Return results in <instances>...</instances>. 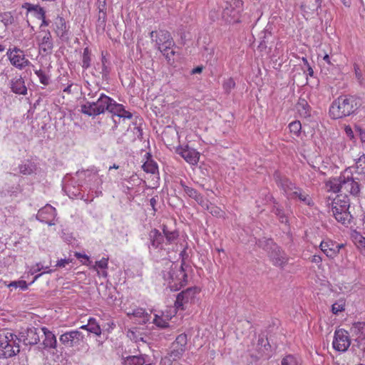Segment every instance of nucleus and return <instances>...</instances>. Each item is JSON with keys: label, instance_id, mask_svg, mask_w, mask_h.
<instances>
[{"label": "nucleus", "instance_id": "nucleus-59", "mask_svg": "<svg viewBox=\"0 0 365 365\" xmlns=\"http://www.w3.org/2000/svg\"><path fill=\"white\" fill-rule=\"evenodd\" d=\"M202 67L197 66L192 70L191 73L192 74L200 73L202 72Z\"/></svg>", "mask_w": 365, "mask_h": 365}, {"label": "nucleus", "instance_id": "nucleus-18", "mask_svg": "<svg viewBox=\"0 0 365 365\" xmlns=\"http://www.w3.org/2000/svg\"><path fill=\"white\" fill-rule=\"evenodd\" d=\"M350 331L352 336L356 337L357 346L365 352V322L354 323Z\"/></svg>", "mask_w": 365, "mask_h": 365}, {"label": "nucleus", "instance_id": "nucleus-44", "mask_svg": "<svg viewBox=\"0 0 365 365\" xmlns=\"http://www.w3.org/2000/svg\"><path fill=\"white\" fill-rule=\"evenodd\" d=\"M289 128L291 133L298 135L302 129L301 123L298 120L293 121L289 123Z\"/></svg>", "mask_w": 365, "mask_h": 365}, {"label": "nucleus", "instance_id": "nucleus-25", "mask_svg": "<svg viewBox=\"0 0 365 365\" xmlns=\"http://www.w3.org/2000/svg\"><path fill=\"white\" fill-rule=\"evenodd\" d=\"M180 185L188 197L194 199L202 207H205L206 200L204 199L203 196L197 190L187 186L182 181L180 182Z\"/></svg>", "mask_w": 365, "mask_h": 365}, {"label": "nucleus", "instance_id": "nucleus-4", "mask_svg": "<svg viewBox=\"0 0 365 365\" xmlns=\"http://www.w3.org/2000/svg\"><path fill=\"white\" fill-rule=\"evenodd\" d=\"M150 37L156 43L158 50L163 53V56L170 61L175 55V51L172 49L175 42L170 32L166 30L153 31L150 33Z\"/></svg>", "mask_w": 365, "mask_h": 365}, {"label": "nucleus", "instance_id": "nucleus-22", "mask_svg": "<svg viewBox=\"0 0 365 365\" xmlns=\"http://www.w3.org/2000/svg\"><path fill=\"white\" fill-rule=\"evenodd\" d=\"M54 31L62 41H68V28L63 17L58 16L54 22Z\"/></svg>", "mask_w": 365, "mask_h": 365}, {"label": "nucleus", "instance_id": "nucleus-2", "mask_svg": "<svg viewBox=\"0 0 365 365\" xmlns=\"http://www.w3.org/2000/svg\"><path fill=\"white\" fill-rule=\"evenodd\" d=\"M327 187L334 192H341L343 195L350 193L352 195H357L360 191L359 185L352 178L340 175L337 178H331L327 182Z\"/></svg>", "mask_w": 365, "mask_h": 365}, {"label": "nucleus", "instance_id": "nucleus-60", "mask_svg": "<svg viewBox=\"0 0 365 365\" xmlns=\"http://www.w3.org/2000/svg\"><path fill=\"white\" fill-rule=\"evenodd\" d=\"M156 203H157V199L155 197H153L150 200V204L152 206L153 210H155V206Z\"/></svg>", "mask_w": 365, "mask_h": 365}, {"label": "nucleus", "instance_id": "nucleus-17", "mask_svg": "<svg viewBox=\"0 0 365 365\" xmlns=\"http://www.w3.org/2000/svg\"><path fill=\"white\" fill-rule=\"evenodd\" d=\"M56 216V210L51 205L47 204L46 206L40 209L36 215V219L41 222L48 224L49 226L55 225V217Z\"/></svg>", "mask_w": 365, "mask_h": 365}, {"label": "nucleus", "instance_id": "nucleus-36", "mask_svg": "<svg viewBox=\"0 0 365 365\" xmlns=\"http://www.w3.org/2000/svg\"><path fill=\"white\" fill-rule=\"evenodd\" d=\"M170 319L169 317L167 316H159L158 314L155 315V318L153 319V323L158 327L160 328H166L168 327V320Z\"/></svg>", "mask_w": 365, "mask_h": 365}, {"label": "nucleus", "instance_id": "nucleus-16", "mask_svg": "<svg viewBox=\"0 0 365 365\" xmlns=\"http://www.w3.org/2000/svg\"><path fill=\"white\" fill-rule=\"evenodd\" d=\"M187 343V335L181 334L177 336L175 341L172 344L171 351L170 353V357L173 360L180 359L186 350Z\"/></svg>", "mask_w": 365, "mask_h": 365}, {"label": "nucleus", "instance_id": "nucleus-43", "mask_svg": "<svg viewBox=\"0 0 365 365\" xmlns=\"http://www.w3.org/2000/svg\"><path fill=\"white\" fill-rule=\"evenodd\" d=\"M97 70L99 71L100 74L101 75V77L103 79H107L109 73H110V68L108 66L107 64L101 63L98 64V68Z\"/></svg>", "mask_w": 365, "mask_h": 365}, {"label": "nucleus", "instance_id": "nucleus-19", "mask_svg": "<svg viewBox=\"0 0 365 365\" xmlns=\"http://www.w3.org/2000/svg\"><path fill=\"white\" fill-rule=\"evenodd\" d=\"M176 153L190 165H196L199 161L200 153L188 145L177 148Z\"/></svg>", "mask_w": 365, "mask_h": 365}, {"label": "nucleus", "instance_id": "nucleus-35", "mask_svg": "<svg viewBox=\"0 0 365 365\" xmlns=\"http://www.w3.org/2000/svg\"><path fill=\"white\" fill-rule=\"evenodd\" d=\"M88 331L97 336L101 334V327L94 318H90L88 319Z\"/></svg>", "mask_w": 365, "mask_h": 365}, {"label": "nucleus", "instance_id": "nucleus-40", "mask_svg": "<svg viewBox=\"0 0 365 365\" xmlns=\"http://www.w3.org/2000/svg\"><path fill=\"white\" fill-rule=\"evenodd\" d=\"M34 9L37 12V18L42 20L40 28L48 26L49 21L46 19L45 11L41 7H36L34 8Z\"/></svg>", "mask_w": 365, "mask_h": 365}, {"label": "nucleus", "instance_id": "nucleus-63", "mask_svg": "<svg viewBox=\"0 0 365 365\" xmlns=\"http://www.w3.org/2000/svg\"><path fill=\"white\" fill-rule=\"evenodd\" d=\"M323 60H324V61H326V63H328V64H329V65L332 64V63H331V61H330V57H329V56L328 54H327V53L324 56V57H323Z\"/></svg>", "mask_w": 365, "mask_h": 365}, {"label": "nucleus", "instance_id": "nucleus-62", "mask_svg": "<svg viewBox=\"0 0 365 365\" xmlns=\"http://www.w3.org/2000/svg\"><path fill=\"white\" fill-rule=\"evenodd\" d=\"M307 68V71H308V73L310 76H313L314 75V71L310 65H308L305 67Z\"/></svg>", "mask_w": 365, "mask_h": 365}, {"label": "nucleus", "instance_id": "nucleus-49", "mask_svg": "<svg viewBox=\"0 0 365 365\" xmlns=\"http://www.w3.org/2000/svg\"><path fill=\"white\" fill-rule=\"evenodd\" d=\"M344 309V304L342 302H336L332 305L331 311L334 314H337L339 312Z\"/></svg>", "mask_w": 365, "mask_h": 365}, {"label": "nucleus", "instance_id": "nucleus-56", "mask_svg": "<svg viewBox=\"0 0 365 365\" xmlns=\"http://www.w3.org/2000/svg\"><path fill=\"white\" fill-rule=\"evenodd\" d=\"M322 261V259L319 255H315L312 256V262H314L317 264H321Z\"/></svg>", "mask_w": 365, "mask_h": 365}, {"label": "nucleus", "instance_id": "nucleus-33", "mask_svg": "<svg viewBox=\"0 0 365 365\" xmlns=\"http://www.w3.org/2000/svg\"><path fill=\"white\" fill-rule=\"evenodd\" d=\"M145 361L141 356H129L123 359V365H143Z\"/></svg>", "mask_w": 365, "mask_h": 365}, {"label": "nucleus", "instance_id": "nucleus-7", "mask_svg": "<svg viewBox=\"0 0 365 365\" xmlns=\"http://www.w3.org/2000/svg\"><path fill=\"white\" fill-rule=\"evenodd\" d=\"M19 339L16 335L10 331L0 333V358H11L20 351Z\"/></svg>", "mask_w": 365, "mask_h": 365}, {"label": "nucleus", "instance_id": "nucleus-34", "mask_svg": "<svg viewBox=\"0 0 365 365\" xmlns=\"http://www.w3.org/2000/svg\"><path fill=\"white\" fill-rule=\"evenodd\" d=\"M204 209L207 210L212 216L217 217H222L224 216V211L222 210L219 207L215 205L209 203L207 200H206V204L205 205Z\"/></svg>", "mask_w": 365, "mask_h": 365}, {"label": "nucleus", "instance_id": "nucleus-47", "mask_svg": "<svg viewBox=\"0 0 365 365\" xmlns=\"http://www.w3.org/2000/svg\"><path fill=\"white\" fill-rule=\"evenodd\" d=\"M108 258H102L99 261L96 262V264L93 266V269L97 270L98 268L106 269L108 267Z\"/></svg>", "mask_w": 365, "mask_h": 365}, {"label": "nucleus", "instance_id": "nucleus-45", "mask_svg": "<svg viewBox=\"0 0 365 365\" xmlns=\"http://www.w3.org/2000/svg\"><path fill=\"white\" fill-rule=\"evenodd\" d=\"M223 88L226 93H229L235 86V82L233 78H229L223 83Z\"/></svg>", "mask_w": 365, "mask_h": 365}, {"label": "nucleus", "instance_id": "nucleus-10", "mask_svg": "<svg viewBox=\"0 0 365 365\" xmlns=\"http://www.w3.org/2000/svg\"><path fill=\"white\" fill-rule=\"evenodd\" d=\"M266 242L268 246H270L271 251L269 252V255L273 264L276 266L284 267L288 260L286 254L277 245L274 244L272 240L269 239Z\"/></svg>", "mask_w": 365, "mask_h": 365}, {"label": "nucleus", "instance_id": "nucleus-3", "mask_svg": "<svg viewBox=\"0 0 365 365\" xmlns=\"http://www.w3.org/2000/svg\"><path fill=\"white\" fill-rule=\"evenodd\" d=\"M350 207L349 199L347 195L342 194L336 196L331 202V211L338 222L348 226L352 220V215L349 211Z\"/></svg>", "mask_w": 365, "mask_h": 365}, {"label": "nucleus", "instance_id": "nucleus-55", "mask_svg": "<svg viewBox=\"0 0 365 365\" xmlns=\"http://www.w3.org/2000/svg\"><path fill=\"white\" fill-rule=\"evenodd\" d=\"M344 130L347 136H349L351 139L354 138V133L350 126H346Z\"/></svg>", "mask_w": 365, "mask_h": 365}, {"label": "nucleus", "instance_id": "nucleus-11", "mask_svg": "<svg viewBox=\"0 0 365 365\" xmlns=\"http://www.w3.org/2000/svg\"><path fill=\"white\" fill-rule=\"evenodd\" d=\"M84 339V335L78 330L66 331L59 337L60 342L66 347L71 348L79 345Z\"/></svg>", "mask_w": 365, "mask_h": 365}, {"label": "nucleus", "instance_id": "nucleus-48", "mask_svg": "<svg viewBox=\"0 0 365 365\" xmlns=\"http://www.w3.org/2000/svg\"><path fill=\"white\" fill-rule=\"evenodd\" d=\"M138 329L137 328H133L130 329H128L127 336L131 339L135 341H138L139 339H142V338H139L138 336Z\"/></svg>", "mask_w": 365, "mask_h": 365}, {"label": "nucleus", "instance_id": "nucleus-1", "mask_svg": "<svg viewBox=\"0 0 365 365\" xmlns=\"http://www.w3.org/2000/svg\"><path fill=\"white\" fill-rule=\"evenodd\" d=\"M360 106V100L357 97L341 96L332 102L329 115L332 119L343 118L354 114Z\"/></svg>", "mask_w": 365, "mask_h": 365}, {"label": "nucleus", "instance_id": "nucleus-8", "mask_svg": "<svg viewBox=\"0 0 365 365\" xmlns=\"http://www.w3.org/2000/svg\"><path fill=\"white\" fill-rule=\"evenodd\" d=\"M243 2L241 0H230L226 2V6L222 11V17L229 23L238 22Z\"/></svg>", "mask_w": 365, "mask_h": 365}, {"label": "nucleus", "instance_id": "nucleus-42", "mask_svg": "<svg viewBox=\"0 0 365 365\" xmlns=\"http://www.w3.org/2000/svg\"><path fill=\"white\" fill-rule=\"evenodd\" d=\"M272 212L279 217L282 222H287V219L284 213L283 209H282L278 205H274Z\"/></svg>", "mask_w": 365, "mask_h": 365}, {"label": "nucleus", "instance_id": "nucleus-30", "mask_svg": "<svg viewBox=\"0 0 365 365\" xmlns=\"http://www.w3.org/2000/svg\"><path fill=\"white\" fill-rule=\"evenodd\" d=\"M162 231L165 240V245L174 243L178 238V232L176 230H170L165 225H162Z\"/></svg>", "mask_w": 365, "mask_h": 365}, {"label": "nucleus", "instance_id": "nucleus-41", "mask_svg": "<svg viewBox=\"0 0 365 365\" xmlns=\"http://www.w3.org/2000/svg\"><path fill=\"white\" fill-rule=\"evenodd\" d=\"M281 365H301V364L295 356L289 354L282 359Z\"/></svg>", "mask_w": 365, "mask_h": 365}, {"label": "nucleus", "instance_id": "nucleus-29", "mask_svg": "<svg viewBox=\"0 0 365 365\" xmlns=\"http://www.w3.org/2000/svg\"><path fill=\"white\" fill-rule=\"evenodd\" d=\"M128 317L138 318L140 324H145L149 321V315L143 308L138 307L126 312Z\"/></svg>", "mask_w": 365, "mask_h": 365}, {"label": "nucleus", "instance_id": "nucleus-21", "mask_svg": "<svg viewBox=\"0 0 365 365\" xmlns=\"http://www.w3.org/2000/svg\"><path fill=\"white\" fill-rule=\"evenodd\" d=\"M26 345H35L40 341L38 329L35 327L28 328L25 331L20 333V339Z\"/></svg>", "mask_w": 365, "mask_h": 365}, {"label": "nucleus", "instance_id": "nucleus-39", "mask_svg": "<svg viewBox=\"0 0 365 365\" xmlns=\"http://www.w3.org/2000/svg\"><path fill=\"white\" fill-rule=\"evenodd\" d=\"M35 74L38 76L39 81L41 83H42L44 86H47L49 84L50 82V78L49 76L45 73V71L39 69V70H35L34 71Z\"/></svg>", "mask_w": 365, "mask_h": 365}, {"label": "nucleus", "instance_id": "nucleus-58", "mask_svg": "<svg viewBox=\"0 0 365 365\" xmlns=\"http://www.w3.org/2000/svg\"><path fill=\"white\" fill-rule=\"evenodd\" d=\"M354 70H355L356 77L359 80L361 78L362 75H361V73L359 67L355 66Z\"/></svg>", "mask_w": 365, "mask_h": 365}, {"label": "nucleus", "instance_id": "nucleus-24", "mask_svg": "<svg viewBox=\"0 0 365 365\" xmlns=\"http://www.w3.org/2000/svg\"><path fill=\"white\" fill-rule=\"evenodd\" d=\"M108 111L113 115H116L122 118L130 119L133 116L131 113L124 109L122 104L116 103L114 100L113 101H111V103L109 105Z\"/></svg>", "mask_w": 365, "mask_h": 365}, {"label": "nucleus", "instance_id": "nucleus-61", "mask_svg": "<svg viewBox=\"0 0 365 365\" xmlns=\"http://www.w3.org/2000/svg\"><path fill=\"white\" fill-rule=\"evenodd\" d=\"M73 86V83H71L69 84L68 86H66L64 89H63V92L65 93H71V88Z\"/></svg>", "mask_w": 365, "mask_h": 365}, {"label": "nucleus", "instance_id": "nucleus-46", "mask_svg": "<svg viewBox=\"0 0 365 365\" xmlns=\"http://www.w3.org/2000/svg\"><path fill=\"white\" fill-rule=\"evenodd\" d=\"M9 287H14V288L19 287L21 289L25 290V289H27L28 285H27L26 281H24V280H19V281L11 282L9 284Z\"/></svg>", "mask_w": 365, "mask_h": 365}, {"label": "nucleus", "instance_id": "nucleus-12", "mask_svg": "<svg viewBox=\"0 0 365 365\" xmlns=\"http://www.w3.org/2000/svg\"><path fill=\"white\" fill-rule=\"evenodd\" d=\"M332 344L334 349L338 351H346L351 344L349 332L342 329L336 330Z\"/></svg>", "mask_w": 365, "mask_h": 365}, {"label": "nucleus", "instance_id": "nucleus-20", "mask_svg": "<svg viewBox=\"0 0 365 365\" xmlns=\"http://www.w3.org/2000/svg\"><path fill=\"white\" fill-rule=\"evenodd\" d=\"M149 248L158 250L159 251L165 250V240L163 232H160L158 230L154 228L149 232Z\"/></svg>", "mask_w": 365, "mask_h": 365}, {"label": "nucleus", "instance_id": "nucleus-23", "mask_svg": "<svg viewBox=\"0 0 365 365\" xmlns=\"http://www.w3.org/2000/svg\"><path fill=\"white\" fill-rule=\"evenodd\" d=\"M342 245L336 244L331 241L322 242L319 247L321 250L329 258H334L339 252Z\"/></svg>", "mask_w": 365, "mask_h": 365}, {"label": "nucleus", "instance_id": "nucleus-32", "mask_svg": "<svg viewBox=\"0 0 365 365\" xmlns=\"http://www.w3.org/2000/svg\"><path fill=\"white\" fill-rule=\"evenodd\" d=\"M297 108L301 115L304 117L310 116V106L304 98H299L297 104Z\"/></svg>", "mask_w": 365, "mask_h": 365}, {"label": "nucleus", "instance_id": "nucleus-27", "mask_svg": "<svg viewBox=\"0 0 365 365\" xmlns=\"http://www.w3.org/2000/svg\"><path fill=\"white\" fill-rule=\"evenodd\" d=\"M289 200H299L306 205H313V202L311 197L302 188L297 187L295 191L292 193Z\"/></svg>", "mask_w": 365, "mask_h": 365}, {"label": "nucleus", "instance_id": "nucleus-51", "mask_svg": "<svg viewBox=\"0 0 365 365\" xmlns=\"http://www.w3.org/2000/svg\"><path fill=\"white\" fill-rule=\"evenodd\" d=\"M356 131L362 143H365V130L359 126L356 127Z\"/></svg>", "mask_w": 365, "mask_h": 365}, {"label": "nucleus", "instance_id": "nucleus-53", "mask_svg": "<svg viewBox=\"0 0 365 365\" xmlns=\"http://www.w3.org/2000/svg\"><path fill=\"white\" fill-rule=\"evenodd\" d=\"M356 165L358 168H361L362 170L365 169V154L358 159Z\"/></svg>", "mask_w": 365, "mask_h": 365}, {"label": "nucleus", "instance_id": "nucleus-54", "mask_svg": "<svg viewBox=\"0 0 365 365\" xmlns=\"http://www.w3.org/2000/svg\"><path fill=\"white\" fill-rule=\"evenodd\" d=\"M98 26L102 27L104 29L106 26V14H104L103 17L99 16Z\"/></svg>", "mask_w": 365, "mask_h": 365}, {"label": "nucleus", "instance_id": "nucleus-38", "mask_svg": "<svg viewBox=\"0 0 365 365\" xmlns=\"http://www.w3.org/2000/svg\"><path fill=\"white\" fill-rule=\"evenodd\" d=\"M91 51L88 48L83 49V58H82V67L84 69H87L91 66Z\"/></svg>", "mask_w": 365, "mask_h": 365}, {"label": "nucleus", "instance_id": "nucleus-5", "mask_svg": "<svg viewBox=\"0 0 365 365\" xmlns=\"http://www.w3.org/2000/svg\"><path fill=\"white\" fill-rule=\"evenodd\" d=\"M163 277L165 281H168L171 290H178L183 287L187 282V274L181 265L173 263L168 271H164Z\"/></svg>", "mask_w": 365, "mask_h": 365}, {"label": "nucleus", "instance_id": "nucleus-13", "mask_svg": "<svg viewBox=\"0 0 365 365\" xmlns=\"http://www.w3.org/2000/svg\"><path fill=\"white\" fill-rule=\"evenodd\" d=\"M274 178L277 186L282 191L283 195L289 200L297 186L289 178L281 175L278 172H275L274 174Z\"/></svg>", "mask_w": 365, "mask_h": 365}, {"label": "nucleus", "instance_id": "nucleus-31", "mask_svg": "<svg viewBox=\"0 0 365 365\" xmlns=\"http://www.w3.org/2000/svg\"><path fill=\"white\" fill-rule=\"evenodd\" d=\"M351 239L360 252L365 255V237L362 236L359 232H354L351 235Z\"/></svg>", "mask_w": 365, "mask_h": 365}, {"label": "nucleus", "instance_id": "nucleus-6", "mask_svg": "<svg viewBox=\"0 0 365 365\" xmlns=\"http://www.w3.org/2000/svg\"><path fill=\"white\" fill-rule=\"evenodd\" d=\"M111 101H113V98L104 93H101L96 101H87L85 104L81 105V110L88 116L95 117L108 111Z\"/></svg>", "mask_w": 365, "mask_h": 365}, {"label": "nucleus", "instance_id": "nucleus-37", "mask_svg": "<svg viewBox=\"0 0 365 365\" xmlns=\"http://www.w3.org/2000/svg\"><path fill=\"white\" fill-rule=\"evenodd\" d=\"M142 168L148 173L155 174L158 171V165L153 160L146 161Z\"/></svg>", "mask_w": 365, "mask_h": 365}, {"label": "nucleus", "instance_id": "nucleus-9", "mask_svg": "<svg viewBox=\"0 0 365 365\" xmlns=\"http://www.w3.org/2000/svg\"><path fill=\"white\" fill-rule=\"evenodd\" d=\"M6 56L11 64L19 69H22L29 64V61L26 58L24 51L16 46L7 50Z\"/></svg>", "mask_w": 365, "mask_h": 365}, {"label": "nucleus", "instance_id": "nucleus-28", "mask_svg": "<svg viewBox=\"0 0 365 365\" xmlns=\"http://www.w3.org/2000/svg\"><path fill=\"white\" fill-rule=\"evenodd\" d=\"M11 89L16 94L26 95L27 93L25 82L21 77H16L11 81Z\"/></svg>", "mask_w": 365, "mask_h": 365}, {"label": "nucleus", "instance_id": "nucleus-14", "mask_svg": "<svg viewBox=\"0 0 365 365\" xmlns=\"http://www.w3.org/2000/svg\"><path fill=\"white\" fill-rule=\"evenodd\" d=\"M200 291L198 287H192L181 292L177 296L175 303V307L183 309L185 304L192 303L195 300L196 294H199Z\"/></svg>", "mask_w": 365, "mask_h": 365}, {"label": "nucleus", "instance_id": "nucleus-26", "mask_svg": "<svg viewBox=\"0 0 365 365\" xmlns=\"http://www.w3.org/2000/svg\"><path fill=\"white\" fill-rule=\"evenodd\" d=\"M41 329L45 336V339L43 341V345L44 347L48 349H56L57 340L55 334L46 327H41Z\"/></svg>", "mask_w": 365, "mask_h": 365}, {"label": "nucleus", "instance_id": "nucleus-64", "mask_svg": "<svg viewBox=\"0 0 365 365\" xmlns=\"http://www.w3.org/2000/svg\"><path fill=\"white\" fill-rule=\"evenodd\" d=\"M341 1L346 7H349L351 4V0H341Z\"/></svg>", "mask_w": 365, "mask_h": 365}, {"label": "nucleus", "instance_id": "nucleus-15", "mask_svg": "<svg viewBox=\"0 0 365 365\" xmlns=\"http://www.w3.org/2000/svg\"><path fill=\"white\" fill-rule=\"evenodd\" d=\"M40 51L44 54H50L53 48V41L49 30H41L37 36Z\"/></svg>", "mask_w": 365, "mask_h": 365}, {"label": "nucleus", "instance_id": "nucleus-52", "mask_svg": "<svg viewBox=\"0 0 365 365\" xmlns=\"http://www.w3.org/2000/svg\"><path fill=\"white\" fill-rule=\"evenodd\" d=\"M70 262H71V260L69 259H61L57 261L56 266L58 267H65L66 265L68 264Z\"/></svg>", "mask_w": 365, "mask_h": 365}, {"label": "nucleus", "instance_id": "nucleus-50", "mask_svg": "<svg viewBox=\"0 0 365 365\" xmlns=\"http://www.w3.org/2000/svg\"><path fill=\"white\" fill-rule=\"evenodd\" d=\"M20 173L24 175H29L33 172V168L30 165H21L19 166Z\"/></svg>", "mask_w": 365, "mask_h": 365}, {"label": "nucleus", "instance_id": "nucleus-57", "mask_svg": "<svg viewBox=\"0 0 365 365\" xmlns=\"http://www.w3.org/2000/svg\"><path fill=\"white\" fill-rule=\"evenodd\" d=\"M75 256H76L78 259L83 258V259H85L87 262H90L88 256H87V255H85V254H81V253H80V252H76V253H75Z\"/></svg>", "mask_w": 365, "mask_h": 365}]
</instances>
